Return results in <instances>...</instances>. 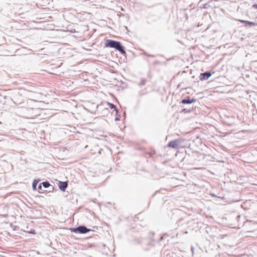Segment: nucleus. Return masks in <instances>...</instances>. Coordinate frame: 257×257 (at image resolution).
Instances as JSON below:
<instances>
[{"mask_svg":"<svg viewBox=\"0 0 257 257\" xmlns=\"http://www.w3.org/2000/svg\"><path fill=\"white\" fill-rule=\"evenodd\" d=\"M105 46L106 47L115 48L116 50H118L122 54H125V52L124 50V47L118 41L108 40Z\"/></svg>","mask_w":257,"mask_h":257,"instance_id":"nucleus-1","label":"nucleus"},{"mask_svg":"<svg viewBox=\"0 0 257 257\" xmlns=\"http://www.w3.org/2000/svg\"><path fill=\"white\" fill-rule=\"evenodd\" d=\"M70 230L73 232L79 233H86L91 231V229H88L86 226L83 225L79 226L75 228H71Z\"/></svg>","mask_w":257,"mask_h":257,"instance_id":"nucleus-2","label":"nucleus"},{"mask_svg":"<svg viewBox=\"0 0 257 257\" xmlns=\"http://www.w3.org/2000/svg\"><path fill=\"white\" fill-rule=\"evenodd\" d=\"M184 141L183 139H179L172 141L168 144V147L175 149H178L181 147V143Z\"/></svg>","mask_w":257,"mask_h":257,"instance_id":"nucleus-3","label":"nucleus"},{"mask_svg":"<svg viewBox=\"0 0 257 257\" xmlns=\"http://www.w3.org/2000/svg\"><path fill=\"white\" fill-rule=\"evenodd\" d=\"M211 76V73L210 72H205L200 74V80H207Z\"/></svg>","mask_w":257,"mask_h":257,"instance_id":"nucleus-4","label":"nucleus"},{"mask_svg":"<svg viewBox=\"0 0 257 257\" xmlns=\"http://www.w3.org/2000/svg\"><path fill=\"white\" fill-rule=\"evenodd\" d=\"M68 184L67 182H59V189L62 191H64L66 188L67 187Z\"/></svg>","mask_w":257,"mask_h":257,"instance_id":"nucleus-5","label":"nucleus"},{"mask_svg":"<svg viewBox=\"0 0 257 257\" xmlns=\"http://www.w3.org/2000/svg\"><path fill=\"white\" fill-rule=\"evenodd\" d=\"M242 24H244L245 26H248L249 27L257 26V23L244 20H242Z\"/></svg>","mask_w":257,"mask_h":257,"instance_id":"nucleus-6","label":"nucleus"},{"mask_svg":"<svg viewBox=\"0 0 257 257\" xmlns=\"http://www.w3.org/2000/svg\"><path fill=\"white\" fill-rule=\"evenodd\" d=\"M196 101V99L192 98L191 99L189 98L183 99L182 100V103L183 104H190L193 102H195Z\"/></svg>","mask_w":257,"mask_h":257,"instance_id":"nucleus-7","label":"nucleus"},{"mask_svg":"<svg viewBox=\"0 0 257 257\" xmlns=\"http://www.w3.org/2000/svg\"><path fill=\"white\" fill-rule=\"evenodd\" d=\"M108 105L110 108L111 109H114V110L116 111V113L117 114L118 113V109L116 108L115 105H114L112 103H111L110 102H108Z\"/></svg>","mask_w":257,"mask_h":257,"instance_id":"nucleus-8","label":"nucleus"},{"mask_svg":"<svg viewBox=\"0 0 257 257\" xmlns=\"http://www.w3.org/2000/svg\"><path fill=\"white\" fill-rule=\"evenodd\" d=\"M38 182H39V181H37L36 180H34L33 184H32V187L34 190H36V187H37V185Z\"/></svg>","mask_w":257,"mask_h":257,"instance_id":"nucleus-9","label":"nucleus"},{"mask_svg":"<svg viewBox=\"0 0 257 257\" xmlns=\"http://www.w3.org/2000/svg\"><path fill=\"white\" fill-rule=\"evenodd\" d=\"M43 187L47 188L50 186V183L48 181L43 182L42 183Z\"/></svg>","mask_w":257,"mask_h":257,"instance_id":"nucleus-10","label":"nucleus"},{"mask_svg":"<svg viewBox=\"0 0 257 257\" xmlns=\"http://www.w3.org/2000/svg\"><path fill=\"white\" fill-rule=\"evenodd\" d=\"M145 83H146V81L145 80H142L140 81V82L139 83V85L140 86H142L143 85H144L145 84Z\"/></svg>","mask_w":257,"mask_h":257,"instance_id":"nucleus-11","label":"nucleus"},{"mask_svg":"<svg viewBox=\"0 0 257 257\" xmlns=\"http://www.w3.org/2000/svg\"><path fill=\"white\" fill-rule=\"evenodd\" d=\"M191 111L190 109H187L186 108H184L182 110V112H183L184 113H189Z\"/></svg>","mask_w":257,"mask_h":257,"instance_id":"nucleus-12","label":"nucleus"},{"mask_svg":"<svg viewBox=\"0 0 257 257\" xmlns=\"http://www.w3.org/2000/svg\"><path fill=\"white\" fill-rule=\"evenodd\" d=\"M42 183L39 184V185L38 186V190H41L42 189Z\"/></svg>","mask_w":257,"mask_h":257,"instance_id":"nucleus-13","label":"nucleus"},{"mask_svg":"<svg viewBox=\"0 0 257 257\" xmlns=\"http://www.w3.org/2000/svg\"><path fill=\"white\" fill-rule=\"evenodd\" d=\"M252 8L255 9H257V4H254L252 6Z\"/></svg>","mask_w":257,"mask_h":257,"instance_id":"nucleus-14","label":"nucleus"},{"mask_svg":"<svg viewBox=\"0 0 257 257\" xmlns=\"http://www.w3.org/2000/svg\"><path fill=\"white\" fill-rule=\"evenodd\" d=\"M119 120V119L118 117H117L115 118V121H117V120Z\"/></svg>","mask_w":257,"mask_h":257,"instance_id":"nucleus-15","label":"nucleus"},{"mask_svg":"<svg viewBox=\"0 0 257 257\" xmlns=\"http://www.w3.org/2000/svg\"><path fill=\"white\" fill-rule=\"evenodd\" d=\"M244 253H245V251H244V254H243V255H242H242H241V256H244V255H244Z\"/></svg>","mask_w":257,"mask_h":257,"instance_id":"nucleus-16","label":"nucleus"}]
</instances>
